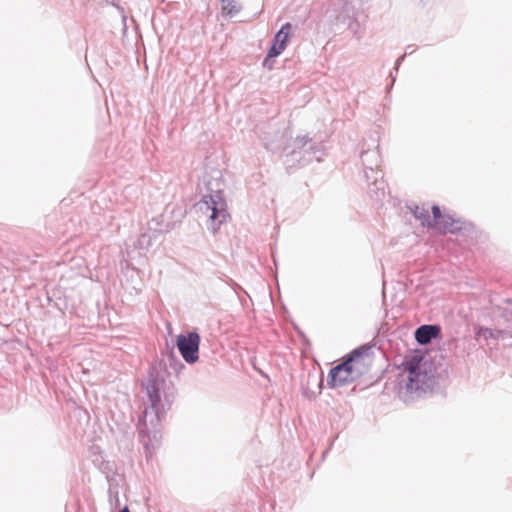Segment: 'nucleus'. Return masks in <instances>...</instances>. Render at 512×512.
<instances>
[{
    "instance_id": "obj_9",
    "label": "nucleus",
    "mask_w": 512,
    "mask_h": 512,
    "mask_svg": "<svg viewBox=\"0 0 512 512\" xmlns=\"http://www.w3.org/2000/svg\"><path fill=\"white\" fill-rule=\"evenodd\" d=\"M365 178L368 183L367 193L369 196L376 201L381 200L385 195L383 174L370 175L368 171H365Z\"/></svg>"
},
{
    "instance_id": "obj_12",
    "label": "nucleus",
    "mask_w": 512,
    "mask_h": 512,
    "mask_svg": "<svg viewBox=\"0 0 512 512\" xmlns=\"http://www.w3.org/2000/svg\"><path fill=\"white\" fill-rule=\"evenodd\" d=\"M442 233H456L462 229V222L459 219H455L450 215L444 214L434 226Z\"/></svg>"
},
{
    "instance_id": "obj_6",
    "label": "nucleus",
    "mask_w": 512,
    "mask_h": 512,
    "mask_svg": "<svg viewBox=\"0 0 512 512\" xmlns=\"http://www.w3.org/2000/svg\"><path fill=\"white\" fill-rule=\"evenodd\" d=\"M353 365L351 360L332 367L327 376V385L331 389L340 388L353 382Z\"/></svg>"
},
{
    "instance_id": "obj_7",
    "label": "nucleus",
    "mask_w": 512,
    "mask_h": 512,
    "mask_svg": "<svg viewBox=\"0 0 512 512\" xmlns=\"http://www.w3.org/2000/svg\"><path fill=\"white\" fill-rule=\"evenodd\" d=\"M170 224L162 225L161 217L152 218L148 222V231L142 233L137 240V246L140 249H148L160 235L170 231Z\"/></svg>"
},
{
    "instance_id": "obj_19",
    "label": "nucleus",
    "mask_w": 512,
    "mask_h": 512,
    "mask_svg": "<svg viewBox=\"0 0 512 512\" xmlns=\"http://www.w3.org/2000/svg\"><path fill=\"white\" fill-rule=\"evenodd\" d=\"M344 24L347 25L348 30L353 35H357V33H358L359 29H360V24H359L357 18L351 19V20H346V23H344Z\"/></svg>"
},
{
    "instance_id": "obj_2",
    "label": "nucleus",
    "mask_w": 512,
    "mask_h": 512,
    "mask_svg": "<svg viewBox=\"0 0 512 512\" xmlns=\"http://www.w3.org/2000/svg\"><path fill=\"white\" fill-rule=\"evenodd\" d=\"M401 366L403 371L398 376V397L405 404L414 402L433 389L435 377L426 369L423 356H406Z\"/></svg>"
},
{
    "instance_id": "obj_4",
    "label": "nucleus",
    "mask_w": 512,
    "mask_h": 512,
    "mask_svg": "<svg viewBox=\"0 0 512 512\" xmlns=\"http://www.w3.org/2000/svg\"><path fill=\"white\" fill-rule=\"evenodd\" d=\"M200 341V335L196 331L177 335L176 346L186 363L194 364L198 361Z\"/></svg>"
},
{
    "instance_id": "obj_18",
    "label": "nucleus",
    "mask_w": 512,
    "mask_h": 512,
    "mask_svg": "<svg viewBox=\"0 0 512 512\" xmlns=\"http://www.w3.org/2000/svg\"><path fill=\"white\" fill-rule=\"evenodd\" d=\"M285 48L286 47H284L282 45H276V44L272 43L271 47L269 48V50L267 52L268 58H275V57L279 56L285 50Z\"/></svg>"
},
{
    "instance_id": "obj_8",
    "label": "nucleus",
    "mask_w": 512,
    "mask_h": 512,
    "mask_svg": "<svg viewBox=\"0 0 512 512\" xmlns=\"http://www.w3.org/2000/svg\"><path fill=\"white\" fill-rule=\"evenodd\" d=\"M296 143L298 148H301L305 154H308V157H304L303 159L304 164L312 160H316L317 162L322 161L323 151L321 146L313 142L308 136L298 137Z\"/></svg>"
},
{
    "instance_id": "obj_16",
    "label": "nucleus",
    "mask_w": 512,
    "mask_h": 512,
    "mask_svg": "<svg viewBox=\"0 0 512 512\" xmlns=\"http://www.w3.org/2000/svg\"><path fill=\"white\" fill-rule=\"evenodd\" d=\"M500 334H502V331L492 330V329L486 328V327H481L477 331L478 338H483L484 340H488V339L497 340L499 338Z\"/></svg>"
},
{
    "instance_id": "obj_15",
    "label": "nucleus",
    "mask_w": 512,
    "mask_h": 512,
    "mask_svg": "<svg viewBox=\"0 0 512 512\" xmlns=\"http://www.w3.org/2000/svg\"><path fill=\"white\" fill-rule=\"evenodd\" d=\"M412 213L416 219L420 220L422 226H432L429 211L424 207H419L416 205L414 209H412Z\"/></svg>"
},
{
    "instance_id": "obj_1",
    "label": "nucleus",
    "mask_w": 512,
    "mask_h": 512,
    "mask_svg": "<svg viewBox=\"0 0 512 512\" xmlns=\"http://www.w3.org/2000/svg\"><path fill=\"white\" fill-rule=\"evenodd\" d=\"M166 371L151 369L147 379L142 383L150 406L146 407L139 419V433L150 437L159 431L162 417L169 410L175 399L174 384L166 379Z\"/></svg>"
},
{
    "instance_id": "obj_5",
    "label": "nucleus",
    "mask_w": 512,
    "mask_h": 512,
    "mask_svg": "<svg viewBox=\"0 0 512 512\" xmlns=\"http://www.w3.org/2000/svg\"><path fill=\"white\" fill-rule=\"evenodd\" d=\"M370 138L371 143L363 141L361 144L360 159L364 167V172L368 171L370 175L380 174L382 172L378 170V167L381 163V156L378 150L379 145L376 132L371 134Z\"/></svg>"
},
{
    "instance_id": "obj_13",
    "label": "nucleus",
    "mask_w": 512,
    "mask_h": 512,
    "mask_svg": "<svg viewBox=\"0 0 512 512\" xmlns=\"http://www.w3.org/2000/svg\"><path fill=\"white\" fill-rule=\"evenodd\" d=\"M291 29H292V25L289 22L282 25V27L274 35L272 43L286 47Z\"/></svg>"
},
{
    "instance_id": "obj_25",
    "label": "nucleus",
    "mask_w": 512,
    "mask_h": 512,
    "mask_svg": "<svg viewBox=\"0 0 512 512\" xmlns=\"http://www.w3.org/2000/svg\"><path fill=\"white\" fill-rule=\"evenodd\" d=\"M414 51H415V49L412 48V45H408L406 47L405 53L403 55L404 56L411 55Z\"/></svg>"
},
{
    "instance_id": "obj_10",
    "label": "nucleus",
    "mask_w": 512,
    "mask_h": 512,
    "mask_svg": "<svg viewBox=\"0 0 512 512\" xmlns=\"http://www.w3.org/2000/svg\"><path fill=\"white\" fill-rule=\"evenodd\" d=\"M343 5L337 17L341 23H346V20L355 19L358 17L362 10L361 0H342Z\"/></svg>"
},
{
    "instance_id": "obj_14",
    "label": "nucleus",
    "mask_w": 512,
    "mask_h": 512,
    "mask_svg": "<svg viewBox=\"0 0 512 512\" xmlns=\"http://www.w3.org/2000/svg\"><path fill=\"white\" fill-rule=\"evenodd\" d=\"M223 6H222V13L225 16L233 17L236 14H238L242 7L236 0H221Z\"/></svg>"
},
{
    "instance_id": "obj_27",
    "label": "nucleus",
    "mask_w": 512,
    "mask_h": 512,
    "mask_svg": "<svg viewBox=\"0 0 512 512\" xmlns=\"http://www.w3.org/2000/svg\"><path fill=\"white\" fill-rule=\"evenodd\" d=\"M300 153H301V151H299V152L293 151V155H297V154H300Z\"/></svg>"
},
{
    "instance_id": "obj_3",
    "label": "nucleus",
    "mask_w": 512,
    "mask_h": 512,
    "mask_svg": "<svg viewBox=\"0 0 512 512\" xmlns=\"http://www.w3.org/2000/svg\"><path fill=\"white\" fill-rule=\"evenodd\" d=\"M210 185L211 183L207 184L209 193L203 195L202 199L196 203L195 208L207 217L208 230L216 233L226 222L229 213L222 190L220 188L213 189Z\"/></svg>"
},
{
    "instance_id": "obj_17",
    "label": "nucleus",
    "mask_w": 512,
    "mask_h": 512,
    "mask_svg": "<svg viewBox=\"0 0 512 512\" xmlns=\"http://www.w3.org/2000/svg\"><path fill=\"white\" fill-rule=\"evenodd\" d=\"M370 348L366 346H360L350 353V356L347 360H351V364L353 365V362L357 359L362 358L363 356L367 355V352Z\"/></svg>"
},
{
    "instance_id": "obj_24",
    "label": "nucleus",
    "mask_w": 512,
    "mask_h": 512,
    "mask_svg": "<svg viewBox=\"0 0 512 512\" xmlns=\"http://www.w3.org/2000/svg\"><path fill=\"white\" fill-rule=\"evenodd\" d=\"M503 316L507 319H509V317L512 318V306L504 309Z\"/></svg>"
},
{
    "instance_id": "obj_11",
    "label": "nucleus",
    "mask_w": 512,
    "mask_h": 512,
    "mask_svg": "<svg viewBox=\"0 0 512 512\" xmlns=\"http://www.w3.org/2000/svg\"><path fill=\"white\" fill-rule=\"evenodd\" d=\"M440 334V327L438 325L424 324L415 330V339L420 345H426L433 339L437 338Z\"/></svg>"
},
{
    "instance_id": "obj_21",
    "label": "nucleus",
    "mask_w": 512,
    "mask_h": 512,
    "mask_svg": "<svg viewBox=\"0 0 512 512\" xmlns=\"http://www.w3.org/2000/svg\"><path fill=\"white\" fill-rule=\"evenodd\" d=\"M170 366H173L175 370H177V366L180 368H184V365L176 359L174 355L169 356Z\"/></svg>"
},
{
    "instance_id": "obj_20",
    "label": "nucleus",
    "mask_w": 512,
    "mask_h": 512,
    "mask_svg": "<svg viewBox=\"0 0 512 512\" xmlns=\"http://www.w3.org/2000/svg\"><path fill=\"white\" fill-rule=\"evenodd\" d=\"M431 211H432V215H433V219H431V221H432V226L431 227H434L436 225V223H438L439 220L444 215L442 214L440 207L437 206V205H433L432 208H431Z\"/></svg>"
},
{
    "instance_id": "obj_22",
    "label": "nucleus",
    "mask_w": 512,
    "mask_h": 512,
    "mask_svg": "<svg viewBox=\"0 0 512 512\" xmlns=\"http://www.w3.org/2000/svg\"><path fill=\"white\" fill-rule=\"evenodd\" d=\"M404 58H405V56H404V55H402V56H400V57L396 60L395 65H394V68H393V70L395 71V73H397V72H398V69H399V67H400V65H401V63H402V61L404 60Z\"/></svg>"
},
{
    "instance_id": "obj_26",
    "label": "nucleus",
    "mask_w": 512,
    "mask_h": 512,
    "mask_svg": "<svg viewBox=\"0 0 512 512\" xmlns=\"http://www.w3.org/2000/svg\"><path fill=\"white\" fill-rule=\"evenodd\" d=\"M390 77L392 79V84L395 82L396 76L393 72L390 73Z\"/></svg>"
},
{
    "instance_id": "obj_23",
    "label": "nucleus",
    "mask_w": 512,
    "mask_h": 512,
    "mask_svg": "<svg viewBox=\"0 0 512 512\" xmlns=\"http://www.w3.org/2000/svg\"><path fill=\"white\" fill-rule=\"evenodd\" d=\"M263 66L268 69H272L273 66H272L271 58H268V56H266V58L263 61Z\"/></svg>"
}]
</instances>
